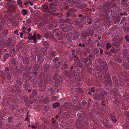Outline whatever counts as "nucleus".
Returning <instances> with one entry per match:
<instances>
[{
	"instance_id": "bb28decb",
	"label": "nucleus",
	"mask_w": 129,
	"mask_h": 129,
	"mask_svg": "<svg viewBox=\"0 0 129 129\" xmlns=\"http://www.w3.org/2000/svg\"><path fill=\"white\" fill-rule=\"evenodd\" d=\"M12 38L11 37L9 38L6 43V44L7 46H10L12 42Z\"/></svg>"
},
{
	"instance_id": "a18cd8bd",
	"label": "nucleus",
	"mask_w": 129,
	"mask_h": 129,
	"mask_svg": "<svg viewBox=\"0 0 129 129\" xmlns=\"http://www.w3.org/2000/svg\"><path fill=\"white\" fill-rule=\"evenodd\" d=\"M72 3L79 4L81 3V1L80 0H72Z\"/></svg>"
},
{
	"instance_id": "f8f14e48",
	"label": "nucleus",
	"mask_w": 129,
	"mask_h": 129,
	"mask_svg": "<svg viewBox=\"0 0 129 129\" xmlns=\"http://www.w3.org/2000/svg\"><path fill=\"white\" fill-rule=\"evenodd\" d=\"M123 54L124 57H128L129 59V51L128 50L124 49L123 51Z\"/></svg>"
},
{
	"instance_id": "6ab92c4d",
	"label": "nucleus",
	"mask_w": 129,
	"mask_h": 129,
	"mask_svg": "<svg viewBox=\"0 0 129 129\" xmlns=\"http://www.w3.org/2000/svg\"><path fill=\"white\" fill-rule=\"evenodd\" d=\"M41 67L38 65V64H36L33 66V68L34 71H37L40 69Z\"/></svg>"
},
{
	"instance_id": "b1692460",
	"label": "nucleus",
	"mask_w": 129,
	"mask_h": 129,
	"mask_svg": "<svg viewBox=\"0 0 129 129\" xmlns=\"http://www.w3.org/2000/svg\"><path fill=\"white\" fill-rule=\"evenodd\" d=\"M43 43L44 46L46 48V49L48 50L49 46V43L47 41H45L43 42Z\"/></svg>"
},
{
	"instance_id": "3c124183",
	"label": "nucleus",
	"mask_w": 129,
	"mask_h": 129,
	"mask_svg": "<svg viewBox=\"0 0 129 129\" xmlns=\"http://www.w3.org/2000/svg\"><path fill=\"white\" fill-rule=\"evenodd\" d=\"M93 41H91L89 39L88 41L86 42V43L88 45H90L91 44L93 43Z\"/></svg>"
},
{
	"instance_id": "dca6fc26",
	"label": "nucleus",
	"mask_w": 129,
	"mask_h": 129,
	"mask_svg": "<svg viewBox=\"0 0 129 129\" xmlns=\"http://www.w3.org/2000/svg\"><path fill=\"white\" fill-rule=\"evenodd\" d=\"M114 59V60L115 61L119 63H122V60L120 56H116Z\"/></svg>"
},
{
	"instance_id": "c9c22d12",
	"label": "nucleus",
	"mask_w": 129,
	"mask_h": 129,
	"mask_svg": "<svg viewBox=\"0 0 129 129\" xmlns=\"http://www.w3.org/2000/svg\"><path fill=\"white\" fill-rule=\"evenodd\" d=\"M87 4L85 3L81 4L79 5V8L80 9H83L84 8L86 7Z\"/></svg>"
},
{
	"instance_id": "4468645a",
	"label": "nucleus",
	"mask_w": 129,
	"mask_h": 129,
	"mask_svg": "<svg viewBox=\"0 0 129 129\" xmlns=\"http://www.w3.org/2000/svg\"><path fill=\"white\" fill-rule=\"evenodd\" d=\"M28 38L29 40H33V43H36L37 42L36 41V36L33 37L32 35L31 34H30L28 37Z\"/></svg>"
},
{
	"instance_id": "69168bd1",
	"label": "nucleus",
	"mask_w": 129,
	"mask_h": 129,
	"mask_svg": "<svg viewBox=\"0 0 129 129\" xmlns=\"http://www.w3.org/2000/svg\"><path fill=\"white\" fill-rule=\"evenodd\" d=\"M73 23L74 25H78L80 24V22L77 20H75L73 21Z\"/></svg>"
},
{
	"instance_id": "f03ea898",
	"label": "nucleus",
	"mask_w": 129,
	"mask_h": 129,
	"mask_svg": "<svg viewBox=\"0 0 129 129\" xmlns=\"http://www.w3.org/2000/svg\"><path fill=\"white\" fill-rule=\"evenodd\" d=\"M73 11V10L72 9H70L69 11L67 12L65 15L67 17H70L72 19L77 17V15L73 13H72Z\"/></svg>"
},
{
	"instance_id": "2f4dec72",
	"label": "nucleus",
	"mask_w": 129,
	"mask_h": 129,
	"mask_svg": "<svg viewBox=\"0 0 129 129\" xmlns=\"http://www.w3.org/2000/svg\"><path fill=\"white\" fill-rule=\"evenodd\" d=\"M10 108L12 110H15L18 108V106L15 104H12L10 106Z\"/></svg>"
},
{
	"instance_id": "09e8293b",
	"label": "nucleus",
	"mask_w": 129,
	"mask_h": 129,
	"mask_svg": "<svg viewBox=\"0 0 129 129\" xmlns=\"http://www.w3.org/2000/svg\"><path fill=\"white\" fill-rule=\"evenodd\" d=\"M43 101L45 103H47L49 101V98L48 97H45L44 98Z\"/></svg>"
},
{
	"instance_id": "58836bf2",
	"label": "nucleus",
	"mask_w": 129,
	"mask_h": 129,
	"mask_svg": "<svg viewBox=\"0 0 129 129\" xmlns=\"http://www.w3.org/2000/svg\"><path fill=\"white\" fill-rule=\"evenodd\" d=\"M6 73L7 74V79L8 80H10L12 76V74L8 72H6Z\"/></svg>"
},
{
	"instance_id": "c85d7f7f",
	"label": "nucleus",
	"mask_w": 129,
	"mask_h": 129,
	"mask_svg": "<svg viewBox=\"0 0 129 129\" xmlns=\"http://www.w3.org/2000/svg\"><path fill=\"white\" fill-rule=\"evenodd\" d=\"M47 127L45 123L39 126V129H46Z\"/></svg>"
},
{
	"instance_id": "13d9d810",
	"label": "nucleus",
	"mask_w": 129,
	"mask_h": 129,
	"mask_svg": "<svg viewBox=\"0 0 129 129\" xmlns=\"http://www.w3.org/2000/svg\"><path fill=\"white\" fill-rule=\"evenodd\" d=\"M28 74H30V73L27 71L26 72H24L23 74V75L25 77H26L28 76L29 75Z\"/></svg>"
},
{
	"instance_id": "c03bdc74",
	"label": "nucleus",
	"mask_w": 129,
	"mask_h": 129,
	"mask_svg": "<svg viewBox=\"0 0 129 129\" xmlns=\"http://www.w3.org/2000/svg\"><path fill=\"white\" fill-rule=\"evenodd\" d=\"M31 60L32 62H36V56L35 55H33L31 57Z\"/></svg>"
},
{
	"instance_id": "f257e3e1",
	"label": "nucleus",
	"mask_w": 129,
	"mask_h": 129,
	"mask_svg": "<svg viewBox=\"0 0 129 129\" xmlns=\"http://www.w3.org/2000/svg\"><path fill=\"white\" fill-rule=\"evenodd\" d=\"M107 95V93L103 91L100 93L99 94H94V96L95 99L101 100L104 99L105 96Z\"/></svg>"
},
{
	"instance_id": "9b49d317",
	"label": "nucleus",
	"mask_w": 129,
	"mask_h": 129,
	"mask_svg": "<svg viewBox=\"0 0 129 129\" xmlns=\"http://www.w3.org/2000/svg\"><path fill=\"white\" fill-rule=\"evenodd\" d=\"M44 58L42 57H38V62L39 63L38 65H39L40 67H41L44 61Z\"/></svg>"
},
{
	"instance_id": "4be33fe9",
	"label": "nucleus",
	"mask_w": 129,
	"mask_h": 129,
	"mask_svg": "<svg viewBox=\"0 0 129 129\" xmlns=\"http://www.w3.org/2000/svg\"><path fill=\"white\" fill-rule=\"evenodd\" d=\"M51 67L48 64L46 63L44 67V72L47 71L48 70V69Z\"/></svg>"
},
{
	"instance_id": "f704fd0d",
	"label": "nucleus",
	"mask_w": 129,
	"mask_h": 129,
	"mask_svg": "<svg viewBox=\"0 0 129 129\" xmlns=\"http://www.w3.org/2000/svg\"><path fill=\"white\" fill-rule=\"evenodd\" d=\"M106 46L105 48L107 50H108L112 46L111 44L109 42H108L106 44Z\"/></svg>"
},
{
	"instance_id": "ea45409f",
	"label": "nucleus",
	"mask_w": 129,
	"mask_h": 129,
	"mask_svg": "<svg viewBox=\"0 0 129 129\" xmlns=\"http://www.w3.org/2000/svg\"><path fill=\"white\" fill-rule=\"evenodd\" d=\"M69 72L70 74L72 76V77L73 76H75L76 72L74 70H70Z\"/></svg>"
},
{
	"instance_id": "2eb2a0df",
	"label": "nucleus",
	"mask_w": 129,
	"mask_h": 129,
	"mask_svg": "<svg viewBox=\"0 0 129 129\" xmlns=\"http://www.w3.org/2000/svg\"><path fill=\"white\" fill-rule=\"evenodd\" d=\"M112 11H113L112 10H109L108 11L107 13V18H109L110 19H111L112 18Z\"/></svg>"
},
{
	"instance_id": "ddd939ff",
	"label": "nucleus",
	"mask_w": 129,
	"mask_h": 129,
	"mask_svg": "<svg viewBox=\"0 0 129 129\" xmlns=\"http://www.w3.org/2000/svg\"><path fill=\"white\" fill-rule=\"evenodd\" d=\"M12 56L13 55H12L10 53H5L4 54L3 59L4 60H5L8 58L9 57Z\"/></svg>"
},
{
	"instance_id": "7c9ffc66",
	"label": "nucleus",
	"mask_w": 129,
	"mask_h": 129,
	"mask_svg": "<svg viewBox=\"0 0 129 129\" xmlns=\"http://www.w3.org/2000/svg\"><path fill=\"white\" fill-rule=\"evenodd\" d=\"M16 60V59L14 57L11 58L10 59L12 64H13L14 66H15L16 64L17 61Z\"/></svg>"
},
{
	"instance_id": "473e14b6",
	"label": "nucleus",
	"mask_w": 129,
	"mask_h": 129,
	"mask_svg": "<svg viewBox=\"0 0 129 129\" xmlns=\"http://www.w3.org/2000/svg\"><path fill=\"white\" fill-rule=\"evenodd\" d=\"M44 55L43 51L42 50H40L38 53V57H42V56Z\"/></svg>"
},
{
	"instance_id": "6e6552de",
	"label": "nucleus",
	"mask_w": 129,
	"mask_h": 129,
	"mask_svg": "<svg viewBox=\"0 0 129 129\" xmlns=\"http://www.w3.org/2000/svg\"><path fill=\"white\" fill-rule=\"evenodd\" d=\"M116 52L115 47H113L110 49L109 51H107L106 53L108 55L111 56L112 55L111 53H116Z\"/></svg>"
},
{
	"instance_id": "79ce46f5",
	"label": "nucleus",
	"mask_w": 129,
	"mask_h": 129,
	"mask_svg": "<svg viewBox=\"0 0 129 129\" xmlns=\"http://www.w3.org/2000/svg\"><path fill=\"white\" fill-rule=\"evenodd\" d=\"M61 64V63L60 61L55 63L56 67L57 68H60Z\"/></svg>"
},
{
	"instance_id": "5fc2aeb1",
	"label": "nucleus",
	"mask_w": 129,
	"mask_h": 129,
	"mask_svg": "<svg viewBox=\"0 0 129 129\" xmlns=\"http://www.w3.org/2000/svg\"><path fill=\"white\" fill-rule=\"evenodd\" d=\"M107 83L108 85L110 86H112L113 83L112 82L111 79L107 80Z\"/></svg>"
},
{
	"instance_id": "e433bc0d",
	"label": "nucleus",
	"mask_w": 129,
	"mask_h": 129,
	"mask_svg": "<svg viewBox=\"0 0 129 129\" xmlns=\"http://www.w3.org/2000/svg\"><path fill=\"white\" fill-rule=\"evenodd\" d=\"M50 9L53 12H55L58 9L56 6L50 7Z\"/></svg>"
},
{
	"instance_id": "de8ad7c7",
	"label": "nucleus",
	"mask_w": 129,
	"mask_h": 129,
	"mask_svg": "<svg viewBox=\"0 0 129 129\" xmlns=\"http://www.w3.org/2000/svg\"><path fill=\"white\" fill-rule=\"evenodd\" d=\"M22 13H23V16H24L27 14L28 12L26 9H23L22 10Z\"/></svg>"
},
{
	"instance_id": "6e6d98bb",
	"label": "nucleus",
	"mask_w": 129,
	"mask_h": 129,
	"mask_svg": "<svg viewBox=\"0 0 129 129\" xmlns=\"http://www.w3.org/2000/svg\"><path fill=\"white\" fill-rule=\"evenodd\" d=\"M5 45L4 43L3 42V41H0V48H3L5 46Z\"/></svg>"
},
{
	"instance_id": "20e7f679",
	"label": "nucleus",
	"mask_w": 129,
	"mask_h": 129,
	"mask_svg": "<svg viewBox=\"0 0 129 129\" xmlns=\"http://www.w3.org/2000/svg\"><path fill=\"white\" fill-rule=\"evenodd\" d=\"M60 28L62 31L66 32L69 30V26L66 23H64L61 25Z\"/></svg>"
},
{
	"instance_id": "052dcab7",
	"label": "nucleus",
	"mask_w": 129,
	"mask_h": 129,
	"mask_svg": "<svg viewBox=\"0 0 129 129\" xmlns=\"http://www.w3.org/2000/svg\"><path fill=\"white\" fill-rule=\"evenodd\" d=\"M81 104L82 105L84 106H85L87 105V102L86 101L83 100L82 101Z\"/></svg>"
},
{
	"instance_id": "72a5a7b5",
	"label": "nucleus",
	"mask_w": 129,
	"mask_h": 129,
	"mask_svg": "<svg viewBox=\"0 0 129 129\" xmlns=\"http://www.w3.org/2000/svg\"><path fill=\"white\" fill-rule=\"evenodd\" d=\"M58 69V68L55 66H53L51 68V71L54 73H57L58 72V71L57 70Z\"/></svg>"
},
{
	"instance_id": "a211bd4d",
	"label": "nucleus",
	"mask_w": 129,
	"mask_h": 129,
	"mask_svg": "<svg viewBox=\"0 0 129 129\" xmlns=\"http://www.w3.org/2000/svg\"><path fill=\"white\" fill-rule=\"evenodd\" d=\"M16 83L19 85H21L23 84L22 80L20 78H18L16 81Z\"/></svg>"
},
{
	"instance_id": "7ed1b4c3",
	"label": "nucleus",
	"mask_w": 129,
	"mask_h": 129,
	"mask_svg": "<svg viewBox=\"0 0 129 129\" xmlns=\"http://www.w3.org/2000/svg\"><path fill=\"white\" fill-rule=\"evenodd\" d=\"M84 116V115L83 114L79 113L77 114V116L78 117V119L76 120V125H79V126H81L82 124V120L83 119V118Z\"/></svg>"
},
{
	"instance_id": "393cba45",
	"label": "nucleus",
	"mask_w": 129,
	"mask_h": 129,
	"mask_svg": "<svg viewBox=\"0 0 129 129\" xmlns=\"http://www.w3.org/2000/svg\"><path fill=\"white\" fill-rule=\"evenodd\" d=\"M104 77L105 79L108 80L111 79L110 76L108 73H105L104 74Z\"/></svg>"
},
{
	"instance_id": "8fccbe9b",
	"label": "nucleus",
	"mask_w": 129,
	"mask_h": 129,
	"mask_svg": "<svg viewBox=\"0 0 129 129\" xmlns=\"http://www.w3.org/2000/svg\"><path fill=\"white\" fill-rule=\"evenodd\" d=\"M68 18H66V20H64L63 21L64 22H65L66 23L69 22V23H71L70 21L72 19L70 17H68Z\"/></svg>"
},
{
	"instance_id": "a19ab883",
	"label": "nucleus",
	"mask_w": 129,
	"mask_h": 129,
	"mask_svg": "<svg viewBox=\"0 0 129 129\" xmlns=\"http://www.w3.org/2000/svg\"><path fill=\"white\" fill-rule=\"evenodd\" d=\"M123 62L125 64H127L129 62V59L128 57H124V58Z\"/></svg>"
},
{
	"instance_id": "49530a36",
	"label": "nucleus",
	"mask_w": 129,
	"mask_h": 129,
	"mask_svg": "<svg viewBox=\"0 0 129 129\" xmlns=\"http://www.w3.org/2000/svg\"><path fill=\"white\" fill-rule=\"evenodd\" d=\"M13 87L16 88L17 91H19L20 90L19 86L16 83L14 85Z\"/></svg>"
},
{
	"instance_id": "1a4fd4ad",
	"label": "nucleus",
	"mask_w": 129,
	"mask_h": 129,
	"mask_svg": "<svg viewBox=\"0 0 129 129\" xmlns=\"http://www.w3.org/2000/svg\"><path fill=\"white\" fill-rule=\"evenodd\" d=\"M100 65L102 68L106 71L108 70V67L106 62H104L103 61H101Z\"/></svg>"
},
{
	"instance_id": "4d7b16f0",
	"label": "nucleus",
	"mask_w": 129,
	"mask_h": 129,
	"mask_svg": "<svg viewBox=\"0 0 129 129\" xmlns=\"http://www.w3.org/2000/svg\"><path fill=\"white\" fill-rule=\"evenodd\" d=\"M20 110L18 109L16 111L14 114V116H16L21 113V111H20Z\"/></svg>"
},
{
	"instance_id": "864d4df0",
	"label": "nucleus",
	"mask_w": 129,
	"mask_h": 129,
	"mask_svg": "<svg viewBox=\"0 0 129 129\" xmlns=\"http://www.w3.org/2000/svg\"><path fill=\"white\" fill-rule=\"evenodd\" d=\"M87 21L89 24H91L92 22V19L91 18H88L87 19Z\"/></svg>"
},
{
	"instance_id": "4c0bfd02",
	"label": "nucleus",
	"mask_w": 129,
	"mask_h": 129,
	"mask_svg": "<svg viewBox=\"0 0 129 129\" xmlns=\"http://www.w3.org/2000/svg\"><path fill=\"white\" fill-rule=\"evenodd\" d=\"M124 30L125 33L129 32V24H127V25L125 26L124 28Z\"/></svg>"
},
{
	"instance_id": "603ef678",
	"label": "nucleus",
	"mask_w": 129,
	"mask_h": 129,
	"mask_svg": "<svg viewBox=\"0 0 129 129\" xmlns=\"http://www.w3.org/2000/svg\"><path fill=\"white\" fill-rule=\"evenodd\" d=\"M112 79L113 80L116 82V81H118V80L117 79L116 77L114 75H112Z\"/></svg>"
},
{
	"instance_id": "aec40b11",
	"label": "nucleus",
	"mask_w": 129,
	"mask_h": 129,
	"mask_svg": "<svg viewBox=\"0 0 129 129\" xmlns=\"http://www.w3.org/2000/svg\"><path fill=\"white\" fill-rule=\"evenodd\" d=\"M53 31L54 32L53 33V34L54 36V37L55 36L57 37L59 35L60 32L59 31L57 30L56 29L54 30Z\"/></svg>"
},
{
	"instance_id": "a878e982",
	"label": "nucleus",
	"mask_w": 129,
	"mask_h": 129,
	"mask_svg": "<svg viewBox=\"0 0 129 129\" xmlns=\"http://www.w3.org/2000/svg\"><path fill=\"white\" fill-rule=\"evenodd\" d=\"M76 31L74 29V28L72 26L69 27V29L68 31V32L71 33L72 34L74 33L75 31Z\"/></svg>"
},
{
	"instance_id": "423d86ee",
	"label": "nucleus",
	"mask_w": 129,
	"mask_h": 129,
	"mask_svg": "<svg viewBox=\"0 0 129 129\" xmlns=\"http://www.w3.org/2000/svg\"><path fill=\"white\" fill-rule=\"evenodd\" d=\"M57 73H55L53 77V78L54 80H56L55 82V83L56 86H57L59 84V80L57 79L58 75L57 74Z\"/></svg>"
},
{
	"instance_id": "bf43d9fd",
	"label": "nucleus",
	"mask_w": 129,
	"mask_h": 129,
	"mask_svg": "<svg viewBox=\"0 0 129 129\" xmlns=\"http://www.w3.org/2000/svg\"><path fill=\"white\" fill-rule=\"evenodd\" d=\"M21 69L22 72L23 71L26 70L27 69V67L24 66H22V67H21Z\"/></svg>"
},
{
	"instance_id": "5701e85b",
	"label": "nucleus",
	"mask_w": 129,
	"mask_h": 129,
	"mask_svg": "<svg viewBox=\"0 0 129 129\" xmlns=\"http://www.w3.org/2000/svg\"><path fill=\"white\" fill-rule=\"evenodd\" d=\"M81 35L82 37L85 39L86 38L89 37L90 36V34L89 33L87 32H82L81 33Z\"/></svg>"
},
{
	"instance_id": "9d476101",
	"label": "nucleus",
	"mask_w": 129,
	"mask_h": 129,
	"mask_svg": "<svg viewBox=\"0 0 129 129\" xmlns=\"http://www.w3.org/2000/svg\"><path fill=\"white\" fill-rule=\"evenodd\" d=\"M47 95L49 96H51L54 94V91L52 87H50L47 91Z\"/></svg>"
},
{
	"instance_id": "37998d69",
	"label": "nucleus",
	"mask_w": 129,
	"mask_h": 129,
	"mask_svg": "<svg viewBox=\"0 0 129 129\" xmlns=\"http://www.w3.org/2000/svg\"><path fill=\"white\" fill-rule=\"evenodd\" d=\"M120 44L118 43V44L115 46L116 51V52L120 51Z\"/></svg>"
},
{
	"instance_id": "0e129e2a",
	"label": "nucleus",
	"mask_w": 129,
	"mask_h": 129,
	"mask_svg": "<svg viewBox=\"0 0 129 129\" xmlns=\"http://www.w3.org/2000/svg\"><path fill=\"white\" fill-rule=\"evenodd\" d=\"M42 8L45 9H47L48 8V6L45 4H44L42 5Z\"/></svg>"
},
{
	"instance_id": "f3484780",
	"label": "nucleus",
	"mask_w": 129,
	"mask_h": 129,
	"mask_svg": "<svg viewBox=\"0 0 129 129\" xmlns=\"http://www.w3.org/2000/svg\"><path fill=\"white\" fill-rule=\"evenodd\" d=\"M7 4L10 6L13 7L15 6L14 4H15V2L14 0H10L9 2H7Z\"/></svg>"
},
{
	"instance_id": "338daca9",
	"label": "nucleus",
	"mask_w": 129,
	"mask_h": 129,
	"mask_svg": "<svg viewBox=\"0 0 129 129\" xmlns=\"http://www.w3.org/2000/svg\"><path fill=\"white\" fill-rule=\"evenodd\" d=\"M37 91L36 90L34 89L32 91L33 95L34 96H35L37 95Z\"/></svg>"
},
{
	"instance_id": "c756f323",
	"label": "nucleus",
	"mask_w": 129,
	"mask_h": 129,
	"mask_svg": "<svg viewBox=\"0 0 129 129\" xmlns=\"http://www.w3.org/2000/svg\"><path fill=\"white\" fill-rule=\"evenodd\" d=\"M2 33L4 36H7L8 33V30L6 28L3 29L2 31Z\"/></svg>"
},
{
	"instance_id": "412c9836",
	"label": "nucleus",
	"mask_w": 129,
	"mask_h": 129,
	"mask_svg": "<svg viewBox=\"0 0 129 129\" xmlns=\"http://www.w3.org/2000/svg\"><path fill=\"white\" fill-rule=\"evenodd\" d=\"M63 73L64 76L68 78H72V76L70 74L69 72H67L66 71H64L63 72Z\"/></svg>"
},
{
	"instance_id": "39448f33",
	"label": "nucleus",
	"mask_w": 129,
	"mask_h": 129,
	"mask_svg": "<svg viewBox=\"0 0 129 129\" xmlns=\"http://www.w3.org/2000/svg\"><path fill=\"white\" fill-rule=\"evenodd\" d=\"M48 53L51 57L50 59L51 60L52 59V58H54L57 54V52L56 51H53L52 50L49 51Z\"/></svg>"
},
{
	"instance_id": "680f3d73",
	"label": "nucleus",
	"mask_w": 129,
	"mask_h": 129,
	"mask_svg": "<svg viewBox=\"0 0 129 129\" xmlns=\"http://www.w3.org/2000/svg\"><path fill=\"white\" fill-rule=\"evenodd\" d=\"M46 77L47 78V80L48 81H50L51 78V76L49 74H48L46 75Z\"/></svg>"
},
{
	"instance_id": "774afa93",
	"label": "nucleus",
	"mask_w": 129,
	"mask_h": 129,
	"mask_svg": "<svg viewBox=\"0 0 129 129\" xmlns=\"http://www.w3.org/2000/svg\"><path fill=\"white\" fill-rule=\"evenodd\" d=\"M124 113L126 114L127 117L129 118V112L125 111H124Z\"/></svg>"
},
{
	"instance_id": "e2e57ef3",
	"label": "nucleus",
	"mask_w": 129,
	"mask_h": 129,
	"mask_svg": "<svg viewBox=\"0 0 129 129\" xmlns=\"http://www.w3.org/2000/svg\"><path fill=\"white\" fill-rule=\"evenodd\" d=\"M59 59L58 57H56L53 59V61L55 62V63L59 61Z\"/></svg>"
},
{
	"instance_id": "0eeeda50",
	"label": "nucleus",
	"mask_w": 129,
	"mask_h": 129,
	"mask_svg": "<svg viewBox=\"0 0 129 129\" xmlns=\"http://www.w3.org/2000/svg\"><path fill=\"white\" fill-rule=\"evenodd\" d=\"M74 33L72 34L71 36L72 38V40H77L78 39V37L79 36L80 34L79 32L77 31L74 32Z\"/></svg>"
},
{
	"instance_id": "cd10ccee",
	"label": "nucleus",
	"mask_w": 129,
	"mask_h": 129,
	"mask_svg": "<svg viewBox=\"0 0 129 129\" xmlns=\"http://www.w3.org/2000/svg\"><path fill=\"white\" fill-rule=\"evenodd\" d=\"M52 107L54 109L59 107L60 106V103L59 102H56L52 105Z\"/></svg>"
}]
</instances>
